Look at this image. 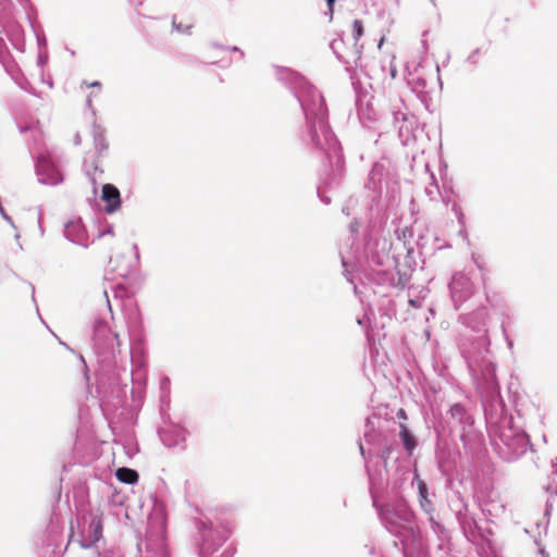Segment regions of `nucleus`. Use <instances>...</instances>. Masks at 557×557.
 Masks as SVG:
<instances>
[{
    "label": "nucleus",
    "instance_id": "nucleus-1",
    "mask_svg": "<svg viewBox=\"0 0 557 557\" xmlns=\"http://www.w3.org/2000/svg\"><path fill=\"white\" fill-rule=\"evenodd\" d=\"M102 200L107 203L106 211L108 213H113L121 207L120 191L112 184L102 186Z\"/></svg>",
    "mask_w": 557,
    "mask_h": 557
},
{
    "label": "nucleus",
    "instance_id": "nucleus-2",
    "mask_svg": "<svg viewBox=\"0 0 557 557\" xmlns=\"http://www.w3.org/2000/svg\"><path fill=\"white\" fill-rule=\"evenodd\" d=\"M90 542L88 546L97 544L102 539V530H103V522L101 516L94 515L91 516L90 521Z\"/></svg>",
    "mask_w": 557,
    "mask_h": 557
},
{
    "label": "nucleus",
    "instance_id": "nucleus-3",
    "mask_svg": "<svg viewBox=\"0 0 557 557\" xmlns=\"http://www.w3.org/2000/svg\"><path fill=\"white\" fill-rule=\"evenodd\" d=\"M115 475L119 481L126 483V484H134L138 481V473L129 468H119L115 472Z\"/></svg>",
    "mask_w": 557,
    "mask_h": 557
},
{
    "label": "nucleus",
    "instance_id": "nucleus-4",
    "mask_svg": "<svg viewBox=\"0 0 557 557\" xmlns=\"http://www.w3.org/2000/svg\"><path fill=\"white\" fill-rule=\"evenodd\" d=\"M399 435L404 442L405 448L410 453L416 446V441L404 423L400 424Z\"/></svg>",
    "mask_w": 557,
    "mask_h": 557
},
{
    "label": "nucleus",
    "instance_id": "nucleus-5",
    "mask_svg": "<svg viewBox=\"0 0 557 557\" xmlns=\"http://www.w3.org/2000/svg\"><path fill=\"white\" fill-rule=\"evenodd\" d=\"M354 27V39L358 41L363 36V23L360 20H355L352 23Z\"/></svg>",
    "mask_w": 557,
    "mask_h": 557
},
{
    "label": "nucleus",
    "instance_id": "nucleus-6",
    "mask_svg": "<svg viewBox=\"0 0 557 557\" xmlns=\"http://www.w3.org/2000/svg\"><path fill=\"white\" fill-rule=\"evenodd\" d=\"M397 417H398V418H400V419L406 420V419H407L406 411H405L403 408H400V409L398 410V412H397Z\"/></svg>",
    "mask_w": 557,
    "mask_h": 557
},
{
    "label": "nucleus",
    "instance_id": "nucleus-7",
    "mask_svg": "<svg viewBox=\"0 0 557 557\" xmlns=\"http://www.w3.org/2000/svg\"><path fill=\"white\" fill-rule=\"evenodd\" d=\"M85 84L87 87H100L101 86L100 82H97V81L92 82V83L85 82Z\"/></svg>",
    "mask_w": 557,
    "mask_h": 557
},
{
    "label": "nucleus",
    "instance_id": "nucleus-8",
    "mask_svg": "<svg viewBox=\"0 0 557 557\" xmlns=\"http://www.w3.org/2000/svg\"><path fill=\"white\" fill-rule=\"evenodd\" d=\"M419 490H420L421 495H424V493L426 492V487L423 482H420Z\"/></svg>",
    "mask_w": 557,
    "mask_h": 557
},
{
    "label": "nucleus",
    "instance_id": "nucleus-9",
    "mask_svg": "<svg viewBox=\"0 0 557 557\" xmlns=\"http://www.w3.org/2000/svg\"><path fill=\"white\" fill-rule=\"evenodd\" d=\"M336 0H326L329 8L332 10Z\"/></svg>",
    "mask_w": 557,
    "mask_h": 557
},
{
    "label": "nucleus",
    "instance_id": "nucleus-10",
    "mask_svg": "<svg viewBox=\"0 0 557 557\" xmlns=\"http://www.w3.org/2000/svg\"><path fill=\"white\" fill-rule=\"evenodd\" d=\"M383 41H384V38H381L380 44H379V48H381Z\"/></svg>",
    "mask_w": 557,
    "mask_h": 557
}]
</instances>
